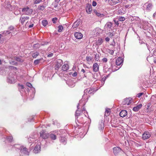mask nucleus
Masks as SVG:
<instances>
[{"instance_id":"864d4df0","label":"nucleus","mask_w":156,"mask_h":156,"mask_svg":"<svg viewBox=\"0 0 156 156\" xmlns=\"http://www.w3.org/2000/svg\"><path fill=\"white\" fill-rule=\"evenodd\" d=\"M108 34L110 37H111L114 36L113 34L111 32H109L108 33Z\"/></svg>"},{"instance_id":"13d9d810","label":"nucleus","mask_w":156,"mask_h":156,"mask_svg":"<svg viewBox=\"0 0 156 156\" xmlns=\"http://www.w3.org/2000/svg\"><path fill=\"white\" fill-rule=\"evenodd\" d=\"M53 54L52 53H51L49 55H48V57H51L53 56Z\"/></svg>"},{"instance_id":"774afa93","label":"nucleus","mask_w":156,"mask_h":156,"mask_svg":"<svg viewBox=\"0 0 156 156\" xmlns=\"http://www.w3.org/2000/svg\"><path fill=\"white\" fill-rule=\"evenodd\" d=\"M140 43L141 44H145V43L143 42V41H142L141 42H140Z\"/></svg>"},{"instance_id":"3c124183","label":"nucleus","mask_w":156,"mask_h":156,"mask_svg":"<svg viewBox=\"0 0 156 156\" xmlns=\"http://www.w3.org/2000/svg\"><path fill=\"white\" fill-rule=\"evenodd\" d=\"M9 29L10 30H13L14 29V28L13 26H11L9 27Z\"/></svg>"},{"instance_id":"473e14b6","label":"nucleus","mask_w":156,"mask_h":156,"mask_svg":"<svg viewBox=\"0 0 156 156\" xmlns=\"http://www.w3.org/2000/svg\"><path fill=\"white\" fill-rule=\"evenodd\" d=\"M93 58L90 56H87L86 57V60L89 62H90Z\"/></svg>"},{"instance_id":"72a5a7b5","label":"nucleus","mask_w":156,"mask_h":156,"mask_svg":"<svg viewBox=\"0 0 156 156\" xmlns=\"http://www.w3.org/2000/svg\"><path fill=\"white\" fill-rule=\"evenodd\" d=\"M45 8V7L43 5H40L38 8V9L39 10H43Z\"/></svg>"},{"instance_id":"f257e3e1","label":"nucleus","mask_w":156,"mask_h":156,"mask_svg":"<svg viewBox=\"0 0 156 156\" xmlns=\"http://www.w3.org/2000/svg\"><path fill=\"white\" fill-rule=\"evenodd\" d=\"M79 106V104H78V105H77V109L76 110V112L75 116L76 119H77L78 121L79 122L81 123H82L83 122V121L82 120L83 117H81V119L80 118H79L78 117L79 116L83 115L82 111H81V110H80Z\"/></svg>"},{"instance_id":"79ce46f5","label":"nucleus","mask_w":156,"mask_h":156,"mask_svg":"<svg viewBox=\"0 0 156 156\" xmlns=\"http://www.w3.org/2000/svg\"><path fill=\"white\" fill-rule=\"evenodd\" d=\"M18 86L19 87V90H20V89H23L24 88V86H23V85H20L19 84H18Z\"/></svg>"},{"instance_id":"f8f14e48","label":"nucleus","mask_w":156,"mask_h":156,"mask_svg":"<svg viewBox=\"0 0 156 156\" xmlns=\"http://www.w3.org/2000/svg\"><path fill=\"white\" fill-rule=\"evenodd\" d=\"M132 101L130 98H126L124 100L122 101V104L123 105H129L131 103Z\"/></svg>"},{"instance_id":"a878e982","label":"nucleus","mask_w":156,"mask_h":156,"mask_svg":"<svg viewBox=\"0 0 156 156\" xmlns=\"http://www.w3.org/2000/svg\"><path fill=\"white\" fill-rule=\"evenodd\" d=\"M49 136L52 140H55L56 139V136L52 133L49 134Z\"/></svg>"},{"instance_id":"1a4fd4ad","label":"nucleus","mask_w":156,"mask_h":156,"mask_svg":"<svg viewBox=\"0 0 156 156\" xmlns=\"http://www.w3.org/2000/svg\"><path fill=\"white\" fill-rule=\"evenodd\" d=\"M40 143H38L36 146H35L34 150H33L34 152L35 153H38L41 150V147H40Z\"/></svg>"},{"instance_id":"37998d69","label":"nucleus","mask_w":156,"mask_h":156,"mask_svg":"<svg viewBox=\"0 0 156 156\" xmlns=\"http://www.w3.org/2000/svg\"><path fill=\"white\" fill-rule=\"evenodd\" d=\"M26 85L27 86L30 88L32 87V86L31 83L29 82H27L26 83Z\"/></svg>"},{"instance_id":"423d86ee","label":"nucleus","mask_w":156,"mask_h":156,"mask_svg":"<svg viewBox=\"0 0 156 156\" xmlns=\"http://www.w3.org/2000/svg\"><path fill=\"white\" fill-rule=\"evenodd\" d=\"M19 150L22 154L26 155H29V152L27 150V148L23 146L20 147L19 148Z\"/></svg>"},{"instance_id":"f704fd0d","label":"nucleus","mask_w":156,"mask_h":156,"mask_svg":"<svg viewBox=\"0 0 156 156\" xmlns=\"http://www.w3.org/2000/svg\"><path fill=\"white\" fill-rule=\"evenodd\" d=\"M94 12L95 13L96 15L99 17H100L101 13H100L99 12H98L96 10H94Z\"/></svg>"},{"instance_id":"603ef678","label":"nucleus","mask_w":156,"mask_h":156,"mask_svg":"<svg viewBox=\"0 0 156 156\" xmlns=\"http://www.w3.org/2000/svg\"><path fill=\"white\" fill-rule=\"evenodd\" d=\"M10 63L12 65H16L17 63L15 62L14 61H12V62H10Z\"/></svg>"},{"instance_id":"4c0bfd02","label":"nucleus","mask_w":156,"mask_h":156,"mask_svg":"<svg viewBox=\"0 0 156 156\" xmlns=\"http://www.w3.org/2000/svg\"><path fill=\"white\" fill-rule=\"evenodd\" d=\"M108 52L111 55H112L113 54L114 51L112 50H110L109 49H108Z\"/></svg>"},{"instance_id":"aec40b11","label":"nucleus","mask_w":156,"mask_h":156,"mask_svg":"<svg viewBox=\"0 0 156 156\" xmlns=\"http://www.w3.org/2000/svg\"><path fill=\"white\" fill-rule=\"evenodd\" d=\"M142 106V105L141 104H139L136 107H133V110L134 112H137L140 108H141Z\"/></svg>"},{"instance_id":"7ed1b4c3","label":"nucleus","mask_w":156,"mask_h":156,"mask_svg":"<svg viewBox=\"0 0 156 156\" xmlns=\"http://www.w3.org/2000/svg\"><path fill=\"white\" fill-rule=\"evenodd\" d=\"M22 12L23 14L26 15H30L33 12L32 9H30L29 7H27L23 8L22 9Z\"/></svg>"},{"instance_id":"0eeeda50","label":"nucleus","mask_w":156,"mask_h":156,"mask_svg":"<svg viewBox=\"0 0 156 156\" xmlns=\"http://www.w3.org/2000/svg\"><path fill=\"white\" fill-rule=\"evenodd\" d=\"M94 92V90L91 88H90L85 90L84 91V94L83 96V97H84L85 94L86 95L93 94Z\"/></svg>"},{"instance_id":"09e8293b","label":"nucleus","mask_w":156,"mask_h":156,"mask_svg":"<svg viewBox=\"0 0 156 156\" xmlns=\"http://www.w3.org/2000/svg\"><path fill=\"white\" fill-rule=\"evenodd\" d=\"M143 94L144 93H139L138 94H137L136 96L138 98H140Z\"/></svg>"},{"instance_id":"6e6552de","label":"nucleus","mask_w":156,"mask_h":156,"mask_svg":"<svg viewBox=\"0 0 156 156\" xmlns=\"http://www.w3.org/2000/svg\"><path fill=\"white\" fill-rule=\"evenodd\" d=\"M122 1V0H108V3L111 5H114L121 2Z\"/></svg>"},{"instance_id":"393cba45","label":"nucleus","mask_w":156,"mask_h":156,"mask_svg":"<svg viewBox=\"0 0 156 156\" xmlns=\"http://www.w3.org/2000/svg\"><path fill=\"white\" fill-rule=\"evenodd\" d=\"M109 17V16L107 12H104L103 14H101L100 18H104Z\"/></svg>"},{"instance_id":"f03ea898","label":"nucleus","mask_w":156,"mask_h":156,"mask_svg":"<svg viewBox=\"0 0 156 156\" xmlns=\"http://www.w3.org/2000/svg\"><path fill=\"white\" fill-rule=\"evenodd\" d=\"M16 81L15 76V75L13 76L12 73H9V76L8 77V82L10 83H13L16 82Z\"/></svg>"},{"instance_id":"cd10ccee","label":"nucleus","mask_w":156,"mask_h":156,"mask_svg":"<svg viewBox=\"0 0 156 156\" xmlns=\"http://www.w3.org/2000/svg\"><path fill=\"white\" fill-rule=\"evenodd\" d=\"M104 123L102 121L99 124V129L102 130L104 129Z\"/></svg>"},{"instance_id":"4be33fe9","label":"nucleus","mask_w":156,"mask_h":156,"mask_svg":"<svg viewBox=\"0 0 156 156\" xmlns=\"http://www.w3.org/2000/svg\"><path fill=\"white\" fill-rule=\"evenodd\" d=\"M112 25L113 23L111 22H108L106 23L105 26V27L106 28H108L110 29L112 27Z\"/></svg>"},{"instance_id":"ddd939ff","label":"nucleus","mask_w":156,"mask_h":156,"mask_svg":"<svg viewBox=\"0 0 156 156\" xmlns=\"http://www.w3.org/2000/svg\"><path fill=\"white\" fill-rule=\"evenodd\" d=\"M151 134L149 132H146L142 135V138L144 140L147 139L150 137Z\"/></svg>"},{"instance_id":"a19ab883","label":"nucleus","mask_w":156,"mask_h":156,"mask_svg":"<svg viewBox=\"0 0 156 156\" xmlns=\"http://www.w3.org/2000/svg\"><path fill=\"white\" fill-rule=\"evenodd\" d=\"M125 18L123 17L119 16V20L120 21H123L124 20Z\"/></svg>"},{"instance_id":"9b49d317","label":"nucleus","mask_w":156,"mask_h":156,"mask_svg":"<svg viewBox=\"0 0 156 156\" xmlns=\"http://www.w3.org/2000/svg\"><path fill=\"white\" fill-rule=\"evenodd\" d=\"M29 19V17L27 16H23L22 15L20 18V21L22 24H23L27 20Z\"/></svg>"},{"instance_id":"ea45409f","label":"nucleus","mask_w":156,"mask_h":156,"mask_svg":"<svg viewBox=\"0 0 156 156\" xmlns=\"http://www.w3.org/2000/svg\"><path fill=\"white\" fill-rule=\"evenodd\" d=\"M7 139L10 142L12 141V136H9L7 137Z\"/></svg>"},{"instance_id":"4468645a","label":"nucleus","mask_w":156,"mask_h":156,"mask_svg":"<svg viewBox=\"0 0 156 156\" xmlns=\"http://www.w3.org/2000/svg\"><path fill=\"white\" fill-rule=\"evenodd\" d=\"M121 149L119 147H114L113 148V151L115 155L117 154L121 151Z\"/></svg>"},{"instance_id":"9d476101","label":"nucleus","mask_w":156,"mask_h":156,"mask_svg":"<svg viewBox=\"0 0 156 156\" xmlns=\"http://www.w3.org/2000/svg\"><path fill=\"white\" fill-rule=\"evenodd\" d=\"M92 10V7L91 5L89 4H87L86 7V11L87 13L88 14L91 13Z\"/></svg>"},{"instance_id":"de8ad7c7","label":"nucleus","mask_w":156,"mask_h":156,"mask_svg":"<svg viewBox=\"0 0 156 156\" xmlns=\"http://www.w3.org/2000/svg\"><path fill=\"white\" fill-rule=\"evenodd\" d=\"M15 59L16 61L18 62H21V59L19 57H16L15 58Z\"/></svg>"},{"instance_id":"49530a36","label":"nucleus","mask_w":156,"mask_h":156,"mask_svg":"<svg viewBox=\"0 0 156 156\" xmlns=\"http://www.w3.org/2000/svg\"><path fill=\"white\" fill-rule=\"evenodd\" d=\"M58 4V2H55L54 4V7L55 8H56L57 7Z\"/></svg>"},{"instance_id":"7c9ffc66","label":"nucleus","mask_w":156,"mask_h":156,"mask_svg":"<svg viewBox=\"0 0 156 156\" xmlns=\"http://www.w3.org/2000/svg\"><path fill=\"white\" fill-rule=\"evenodd\" d=\"M39 55V53L37 52H36L32 55V57L34 58H36Z\"/></svg>"},{"instance_id":"c85d7f7f","label":"nucleus","mask_w":156,"mask_h":156,"mask_svg":"<svg viewBox=\"0 0 156 156\" xmlns=\"http://www.w3.org/2000/svg\"><path fill=\"white\" fill-rule=\"evenodd\" d=\"M103 42V40L101 38H99L97 42V45H101Z\"/></svg>"},{"instance_id":"2f4dec72","label":"nucleus","mask_w":156,"mask_h":156,"mask_svg":"<svg viewBox=\"0 0 156 156\" xmlns=\"http://www.w3.org/2000/svg\"><path fill=\"white\" fill-rule=\"evenodd\" d=\"M42 58H40L39 59L36 60L34 61V63L35 65H37L39 63L40 61L42 60Z\"/></svg>"},{"instance_id":"5701e85b","label":"nucleus","mask_w":156,"mask_h":156,"mask_svg":"<svg viewBox=\"0 0 156 156\" xmlns=\"http://www.w3.org/2000/svg\"><path fill=\"white\" fill-rule=\"evenodd\" d=\"M69 65L67 64H65L62 66V70L63 71H66L69 69Z\"/></svg>"},{"instance_id":"58836bf2","label":"nucleus","mask_w":156,"mask_h":156,"mask_svg":"<svg viewBox=\"0 0 156 156\" xmlns=\"http://www.w3.org/2000/svg\"><path fill=\"white\" fill-rule=\"evenodd\" d=\"M14 147L15 148H16L18 149L19 150V148H20V147H22V146H21L19 144H15L14 145Z\"/></svg>"},{"instance_id":"052dcab7","label":"nucleus","mask_w":156,"mask_h":156,"mask_svg":"<svg viewBox=\"0 0 156 156\" xmlns=\"http://www.w3.org/2000/svg\"><path fill=\"white\" fill-rule=\"evenodd\" d=\"M114 21L115 22V24L116 25H118L119 23H118V22L117 21H116V20H114Z\"/></svg>"},{"instance_id":"2eb2a0df","label":"nucleus","mask_w":156,"mask_h":156,"mask_svg":"<svg viewBox=\"0 0 156 156\" xmlns=\"http://www.w3.org/2000/svg\"><path fill=\"white\" fill-rule=\"evenodd\" d=\"M74 36L75 37L78 39H81L83 37V34L80 32H76L74 34Z\"/></svg>"},{"instance_id":"e433bc0d","label":"nucleus","mask_w":156,"mask_h":156,"mask_svg":"<svg viewBox=\"0 0 156 156\" xmlns=\"http://www.w3.org/2000/svg\"><path fill=\"white\" fill-rule=\"evenodd\" d=\"M42 0H34V4H37L40 3Z\"/></svg>"},{"instance_id":"a18cd8bd","label":"nucleus","mask_w":156,"mask_h":156,"mask_svg":"<svg viewBox=\"0 0 156 156\" xmlns=\"http://www.w3.org/2000/svg\"><path fill=\"white\" fill-rule=\"evenodd\" d=\"M57 20V18L56 17L53 18L52 19V21L53 22V23H56V21Z\"/></svg>"},{"instance_id":"8fccbe9b","label":"nucleus","mask_w":156,"mask_h":156,"mask_svg":"<svg viewBox=\"0 0 156 156\" xmlns=\"http://www.w3.org/2000/svg\"><path fill=\"white\" fill-rule=\"evenodd\" d=\"M92 5L94 6H95L97 5V3L95 1H93L92 3Z\"/></svg>"},{"instance_id":"c756f323","label":"nucleus","mask_w":156,"mask_h":156,"mask_svg":"<svg viewBox=\"0 0 156 156\" xmlns=\"http://www.w3.org/2000/svg\"><path fill=\"white\" fill-rule=\"evenodd\" d=\"M48 22L47 20H43L42 21V24L44 27H45L48 24Z\"/></svg>"},{"instance_id":"69168bd1","label":"nucleus","mask_w":156,"mask_h":156,"mask_svg":"<svg viewBox=\"0 0 156 156\" xmlns=\"http://www.w3.org/2000/svg\"><path fill=\"white\" fill-rule=\"evenodd\" d=\"M81 72H83V73H85V70L84 69H81Z\"/></svg>"},{"instance_id":"0e129e2a","label":"nucleus","mask_w":156,"mask_h":156,"mask_svg":"<svg viewBox=\"0 0 156 156\" xmlns=\"http://www.w3.org/2000/svg\"><path fill=\"white\" fill-rule=\"evenodd\" d=\"M146 45L148 49L150 51V48L149 47V46L147 43L146 44Z\"/></svg>"},{"instance_id":"39448f33","label":"nucleus","mask_w":156,"mask_h":156,"mask_svg":"<svg viewBox=\"0 0 156 156\" xmlns=\"http://www.w3.org/2000/svg\"><path fill=\"white\" fill-rule=\"evenodd\" d=\"M40 136L43 139H46L49 136V133L44 130H42L40 132Z\"/></svg>"},{"instance_id":"f3484780","label":"nucleus","mask_w":156,"mask_h":156,"mask_svg":"<svg viewBox=\"0 0 156 156\" xmlns=\"http://www.w3.org/2000/svg\"><path fill=\"white\" fill-rule=\"evenodd\" d=\"M123 61V60L122 57H119L116 60V64L117 66H119L122 63Z\"/></svg>"},{"instance_id":"680f3d73","label":"nucleus","mask_w":156,"mask_h":156,"mask_svg":"<svg viewBox=\"0 0 156 156\" xmlns=\"http://www.w3.org/2000/svg\"><path fill=\"white\" fill-rule=\"evenodd\" d=\"M33 26H34V24H32L31 25H29V27L30 28H32L33 27Z\"/></svg>"},{"instance_id":"b1692460","label":"nucleus","mask_w":156,"mask_h":156,"mask_svg":"<svg viewBox=\"0 0 156 156\" xmlns=\"http://www.w3.org/2000/svg\"><path fill=\"white\" fill-rule=\"evenodd\" d=\"M146 4H147L146 8L147 10L148 11H150L152 9V3L148 2L147 3H146Z\"/></svg>"},{"instance_id":"4d7b16f0","label":"nucleus","mask_w":156,"mask_h":156,"mask_svg":"<svg viewBox=\"0 0 156 156\" xmlns=\"http://www.w3.org/2000/svg\"><path fill=\"white\" fill-rule=\"evenodd\" d=\"M132 6V5H125V7L126 8H130Z\"/></svg>"},{"instance_id":"bf43d9fd","label":"nucleus","mask_w":156,"mask_h":156,"mask_svg":"<svg viewBox=\"0 0 156 156\" xmlns=\"http://www.w3.org/2000/svg\"><path fill=\"white\" fill-rule=\"evenodd\" d=\"M110 39L108 37H106L105 38V40L107 42H108L109 41Z\"/></svg>"},{"instance_id":"6e6d98bb","label":"nucleus","mask_w":156,"mask_h":156,"mask_svg":"<svg viewBox=\"0 0 156 156\" xmlns=\"http://www.w3.org/2000/svg\"><path fill=\"white\" fill-rule=\"evenodd\" d=\"M77 75V73L76 72H75L73 74H72V75L73 77H76Z\"/></svg>"},{"instance_id":"20e7f679","label":"nucleus","mask_w":156,"mask_h":156,"mask_svg":"<svg viewBox=\"0 0 156 156\" xmlns=\"http://www.w3.org/2000/svg\"><path fill=\"white\" fill-rule=\"evenodd\" d=\"M63 64V61L61 59H58L56 62L55 66V72H58V69Z\"/></svg>"},{"instance_id":"5fc2aeb1","label":"nucleus","mask_w":156,"mask_h":156,"mask_svg":"<svg viewBox=\"0 0 156 156\" xmlns=\"http://www.w3.org/2000/svg\"><path fill=\"white\" fill-rule=\"evenodd\" d=\"M102 60L103 62H106L107 61V59L106 58H103Z\"/></svg>"},{"instance_id":"c03bdc74","label":"nucleus","mask_w":156,"mask_h":156,"mask_svg":"<svg viewBox=\"0 0 156 156\" xmlns=\"http://www.w3.org/2000/svg\"><path fill=\"white\" fill-rule=\"evenodd\" d=\"M40 47V45L39 44H35L34 45V48H38Z\"/></svg>"},{"instance_id":"6ab92c4d","label":"nucleus","mask_w":156,"mask_h":156,"mask_svg":"<svg viewBox=\"0 0 156 156\" xmlns=\"http://www.w3.org/2000/svg\"><path fill=\"white\" fill-rule=\"evenodd\" d=\"M127 115V112L125 110H122L119 113L120 116L122 117H124Z\"/></svg>"},{"instance_id":"338daca9","label":"nucleus","mask_w":156,"mask_h":156,"mask_svg":"<svg viewBox=\"0 0 156 156\" xmlns=\"http://www.w3.org/2000/svg\"><path fill=\"white\" fill-rule=\"evenodd\" d=\"M156 12H155V13H154L153 14V17H155V15H156Z\"/></svg>"},{"instance_id":"412c9836","label":"nucleus","mask_w":156,"mask_h":156,"mask_svg":"<svg viewBox=\"0 0 156 156\" xmlns=\"http://www.w3.org/2000/svg\"><path fill=\"white\" fill-rule=\"evenodd\" d=\"M60 141L64 144L65 145L66 143V139L64 136H60Z\"/></svg>"},{"instance_id":"e2e57ef3","label":"nucleus","mask_w":156,"mask_h":156,"mask_svg":"<svg viewBox=\"0 0 156 156\" xmlns=\"http://www.w3.org/2000/svg\"><path fill=\"white\" fill-rule=\"evenodd\" d=\"M98 56L97 54L95 55V58L96 60H97V61H98Z\"/></svg>"},{"instance_id":"a211bd4d","label":"nucleus","mask_w":156,"mask_h":156,"mask_svg":"<svg viewBox=\"0 0 156 156\" xmlns=\"http://www.w3.org/2000/svg\"><path fill=\"white\" fill-rule=\"evenodd\" d=\"M80 20H77L73 24L72 26V28L73 29H75L77 28L80 24Z\"/></svg>"},{"instance_id":"c9c22d12","label":"nucleus","mask_w":156,"mask_h":156,"mask_svg":"<svg viewBox=\"0 0 156 156\" xmlns=\"http://www.w3.org/2000/svg\"><path fill=\"white\" fill-rule=\"evenodd\" d=\"M58 31L59 32H62V30L63 29V27L62 26H59L58 27Z\"/></svg>"},{"instance_id":"bb28decb","label":"nucleus","mask_w":156,"mask_h":156,"mask_svg":"<svg viewBox=\"0 0 156 156\" xmlns=\"http://www.w3.org/2000/svg\"><path fill=\"white\" fill-rule=\"evenodd\" d=\"M110 109L109 108H107L106 109L105 112V115L106 116H108L110 113Z\"/></svg>"},{"instance_id":"dca6fc26","label":"nucleus","mask_w":156,"mask_h":156,"mask_svg":"<svg viewBox=\"0 0 156 156\" xmlns=\"http://www.w3.org/2000/svg\"><path fill=\"white\" fill-rule=\"evenodd\" d=\"M99 66L97 63H94L93 65V71L95 72L98 71L99 70Z\"/></svg>"}]
</instances>
